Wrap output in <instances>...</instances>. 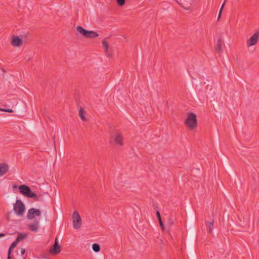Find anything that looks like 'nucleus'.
Returning <instances> with one entry per match:
<instances>
[{
  "label": "nucleus",
  "mask_w": 259,
  "mask_h": 259,
  "mask_svg": "<svg viewBox=\"0 0 259 259\" xmlns=\"http://www.w3.org/2000/svg\"><path fill=\"white\" fill-rule=\"evenodd\" d=\"M184 123L190 130L195 129L197 126V119L196 114L193 112L188 113Z\"/></svg>",
  "instance_id": "obj_1"
},
{
  "label": "nucleus",
  "mask_w": 259,
  "mask_h": 259,
  "mask_svg": "<svg viewBox=\"0 0 259 259\" xmlns=\"http://www.w3.org/2000/svg\"><path fill=\"white\" fill-rule=\"evenodd\" d=\"M19 192L27 198H33L38 200L39 197L36 194L33 192L29 187L25 185H21L19 187Z\"/></svg>",
  "instance_id": "obj_2"
},
{
  "label": "nucleus",
  "mask_w": 259,
  "mask_h": 259,
  "mask_svg": "<svg viewBox=\"0 0 259 259\" xmlns=\"http://www.w3.org/2000/svg\"><path fill=\"white\" fill-rule=\"evenodd\" d=\"M76 30L85 38H94L99 36V34L97 32L85 29L80 26H77Z\"/></svg>",
  "instance_id": "obj_3"
},
{
  "label": "nucleus",
  "mask_w": 259,
  "mask_h": 259,
  "mask_svg": "<svg viewBox=\"0 0 259 259\" xmlns=\"http://www.w3.org/2000/svg\"><path fill=\"white\" fill-rule=\"evenodd\" d=\"M25 209L24 204L21 200H17L16 203L14 204V211L17 215H22L23 214Z\"/></svg>",
  "instance_id": "obj_4"
},
{
  "label": "nucleus",
  "mask_w": 259,
  "mask_h": 259,
  "mask_svg": "<svg viewBox=\"0 0 259 259\" xmlns=\"http://www.w3.org/2000/svg\"><path fill=\"white\" fill-rule=\"evenodd\" d=\"M73 226L74 229H78L81 227L82 222L81 218L77 211H74L72 214Z\"/></svg>",
  "instance_id": "obj_5"
},
{
  "label": "nucleus",
  "mask_w": 259,
  "mask_h": 259,
  "mask_svg": "<svg viewBox=\"0 0 259 259\" xmlns=\"http://www.w3.org/2000/svg\"><path fill=\"white\" fill-rule=\"evenodd\" d=\"M259 39V32L254 33L250 38L247 40V47H250L256 45Z\"/></svg>",
  "instance_id": "obj_6"
},
{
  "label": "nucleus",
  "mask_w": 259,
  "mask_h": 259,
  "mask_svg": "<svg viewBox=\"0 0 259 259\" xmlns=\"http://www.w3.org/2000/svg\"><path fill=\"white\" fill-rule=\"evenodd\" d=\"M41 214L40 211L36 208H30L27 212V218L29 220H32L34 218L35 216H39Z\"/></svg>",
  "instance_id": "obj_7"
},
{
  "label": "nucleus",
  "mask_w": 259,
  "mask_h": 259,
  "mask_svg": "<svg viewBox=\"0 0 259 259\" xmlns=\"http://www.w3.org/2000/svg\"><path fill=\"white\" fill-rule=\"evenodd\" d=\"M61 251V246L58 243V239L56 238L53 246L50 248V252L52 254H57Z\"/></svg>",
  "instance_id": "obj_8"
},
{
  "label": "nucleus",
  "mask_w": 259,
  "mask_h": 259,
  "mask_svg": "<svg viewBox=\"0 0 259 259\" xmlns=\"http://www.w3.org/2000/svg\"><path fill=\"white\" fill-rule=\"evenodd\" d=\"M11 45L14 47H20L22 45V39L18 36L14 35L12 36Z\"/></svg>",
  "instance_id": "obj_9"
},
{
  "label": "nucleus",
  "mask_w": 259,
  "mask_h": 259,
  "mask_svg": "<svg viewBox=\"0 0 259 259\" xmlns=\"http://www.w3.org/2000/svg\"><path fill=\"white\" fill-rule=\"evenodd\" d=\"M223 42L222 37H220L217 40L216 46L215 47V51L218 53H221L222 52V44Z\"/></svg>",
  "instance_id": "obj_10"
},
{
  "label": "nucleus",
  "mask_w": 259,
  "mask_h": 259,
  "mask_svg": "<svg viewBox=\"0 0 259 259\" xmlns=\"http://www.w3.org/2000/svg\"><path fill=\"white\" fill-rule=\"evenodd\" d=\"M9 170V166L7 163H0V177L3 176Z\"/></svg>",
  "instance_id": "obj_11"
},
{
  "label": "nucleus",
  "mask_w": 259,
  "mask_h": 259,
  "mask_svg": "<svg viewBox=\"0 0 259 259\" xmlns=\"http://www.w3.org/2000/svg\"><path fill=\"white\" fill-rule=\"evenodd\" d=\"M123 137L120 133H117L116 136L114 138V141L118 145H123Z\"/></svg>",
  "instance_id": "obj_12"
},
{
  "label": "nucleus",
  "mask_w": 259,
  "mask_h": 259,
  "mask_svg": "<svg viewBox=\"0 0 259 259\" xmlns=\"http://www.w3.org/2000/svg\"><path fill=\"white\" fill-rule=\"evenodd\" d=\"M28 226L31 231L36 232L39 228V222L35 221L34 223L28 224Z\"/></svg>",
  "instance_id": "obj_13"
},
{
  "label": "nucleus",
  "mask_w": 259,
  "mask_h": 259,
  "mask_svg": "<svg viewBox=\"0 0 259 259\" xmlns=\"http://www.w3.org/2000/svg\"><path fill=\"white\" fill-rule=\"evenodd\" d=\"M85 111L82 107H80L79 110V116L83 121H87V118L85 116Z\"/></svg>",
  "instance_id": "obj_14"
},
{
  "label": "nucleus",
  "mask_w": 259,
  "mask_h": 259,
  "mask_svg": "<svg viewBox=\"0 0 259 259\" xmlns=\"http://www.w3.org/2000/svg\"><path fill=\"white\" fill-rule=\"evenodd\" d=\"M195 232L194 230L192 231L189 234V241L191 245H193L195 238Z\"/></svg>",
  "instance_id": "obj_15"
},
{
  "label": "nucleus",
  "mask_w": 259,
  "mask_h": 259,
  "mask_svg": "<svg viewBox=\"0 0 259 259\" xmlns=\"http://www.w3.org/2000/svg\"><path fill=\"white\" fill-rule=\"evenodd\" d=\"M27 237V234L23 233H20L18 234V235L17 238L16 239V240H17V241L19 242V241L22 240L23 239L26 238Z\"/></svg>",
  "instance_id": "obj_16"
},
{
  "label": "nucleus",
  "mask_w": 259,
  "mask_h": 259,
  "mask_svg": "<svg viewBox=\"0 0 259 259\" xmlns=\"http://www.w3.org/2000/svg\"><path fill=\"white\" fill-rule=\"evenodd\" d=\"M92 248L95 252H98L100 250V246L97 243H94L92 245Z\"/></svg>",
  "instance_id": "obj_17"
},
{
  "label": "nucleus",
  "mask_w": 259,
  "mask_h": 259,
  "mask_svg": "<svg viewBox=\"0 0 259 259\" xmlns=\"http://www.w3.org/2000/svg\"><path fill=\"white\" fill-rule=\"evenodd\" d=\"M206 225L208 226V232L211 233V231H212V228L213 227V221L210 222H209L208 221H207L206 223Z\"/></svg>",
  "instance_id": "obj_18"
},
{
  "label": "nucleus",
  "mask_w": 259,
  "mask_h": 259,
  "mask_svg": "<svg viewBox=\"0 0 259 259\" xmlns=\"http://www.w3.org/2000/svg\"><path fill=\"white\" fill-rule=\"evenodd\" d=\"M102 45L105 49V51L107 52L109 49V45L108 42L105 39L102 41Z\"/></svg>",
  "instance_id": "obj_19"
},
{
  "label": "nucleus",
  "mask_w": 259,
  "mask_h": 259,
  "mask_svg": "<svg viewBox=\"0 0 259 259\" xmlns=\"http://www.w3.org/2000/svg\"><path fill=\"white\" fill-rule=\"evenodd\" d=\"M225 2H224L221 8V9L220 10V12H219V16H218V20H219L221 17V15H222V11H223V8L225 6Z\"/></svg>",
  "instance_id": "obj_20"
},
{
  "label": "nucleus",
  "mask_w": 259,
  "mask_h": 259,
  "mask_svg": "<svg viewBox=\"0 0 259 259\" xmlns=\"http://www.w3.org/2000/svg\"><path fill=\"white\" fill-rule=\"evenodd\" d=\"M179 5L181 7L186 10H190L191 9V7L190 6H185L183 3H179Z\"/></svg>",
  "instance_id": "obj_21"
},
{
  "label": "nucleus",
  "mask_w": 259,
  "mask_h": 259,
  "mask_svg": "<svg viewBox=\"0 0 259 259\" xmlns=\"http://www.w3.org/2000/svg\"><path fill=\"white\" fill-rule=\"evenodd\" d=\"M116 2L118 6H122L124 5L125 0H116Z\"/></svg>",
  "instance_id": "obj_22"
},
{
  "label": "nucleus",
  "mask_w": 259,
  "mask_h": 259,
  "mask_svg": "<svg viewBox=\"0 0 259 259\" xmlns=\"http://www.w3.org/2000/svg\"><path fill=\"white\" fill-rule=\"evenodd\" d=\"M18 241H17L16 240H15L10 245L11 247H13V248H15L17 244L18 243Z\"/></svg>",
  "instance_id": "obj_23"
},
{
  "label": "nucleus",
  "mask_w": 259,
  "mask_h": 259,
  "mask_svg": "<svg viewBox=\"0 0 259 259\" xmlns=\"http://www.w3.org/2000/svg\"><path fill=\"white\" fill-rule=\"evenodd\" d=\"M14 248L13 247H11L10 246L9 250H8V257H11V253Z\"/></svg>",
  "instance_id": "obj_24"
},
{
  "label": "nucleus",
  "mask_w": 259,
  "mask_h": 259,
  "mask_svg": "<svg viewBox=\"0 0 259 259\" xmlns=\"http://www.w3.org/2000/svg\"><path fill=\"white\" fill-rule=\"evenodd\" d=\"M0 110L4 111H6V112H9V113H12V112H13V110L12 109H1Z\"/></svg>",
  "instance_id": "obj_25"
},
{
  "label": "nucleus",
  "mask_w": 259,
  "mask_h": 259,
  "mask_svg": "<svg viewBox=\"0 0 259 259\" xmlns=\"http://www.w3.org/2000/svg\"><path fill=\"white\" fill-rule=\"evenodd\" d=\"M156 215H157V217L158 218V221L161 220V218L160 213V212L159 211H156Z\"/></svg>",
  "instance_id": "obj_26"
},
{
  "label": "nucleus",
  "mask_w": 259,
  "mask_h": 259,
  "mask_svg": "<svg viewBox=\"0 0 259 259\" xmlns=\"http://www.w3.org/2000/svg\"><path fill=\"white\" fill-rule=\"evenodd\" d=\"M159 221V225L160 226V227L161 228V229L162 230H164V225H163V224L162 223V220H159L158 221Z\"/></svg>",
  "instance_id": "obj_27"
},
{
  "label": "nucleus",
  "mask_w": 259,
  "mask_h": 259,
  "mask_svg": "<svg viewBox=\"0 0 259 259\" xmlns=\"http://www.w3.org/2000/svg\"><path fill=\"white\" fill-rule=\"evenodd\" d=\"M25 251H26L25 249L21 248V255H24V253H25Z\"/></svg>",
  "instance_id": "obj_28"
},
{
  "label": "nucleus",
  "mask_w": 259,
  "mask_h": 259,
  "mask_svg": "<svg viewBox=\"0 0 259 259\" xmlns=\"http://www.w3.org/2000/svg\"><path fill=\"white\" fill-rule=\"evenodd\" d=\"M28 33H26V34H21V36L22 37H23V38H26L27 37V36H28Z\"/></svg>",
  "instance_id": "obj_29"
},
{
  "label": "nucleus",
  "mask_w": 259,
  "mask_h": 259,
  "mask_svg": "<svg viewBox=\"0 0 259 259\" xmlns=\"http://www.w3.org/2000/svg\"><path fill=\"white\" fill-rule=\"evenodd\" d=\"M173 224H174V222L172 221H171L170 220H169V222L168 223V225L172 226Z\"/></svg>",
  "instance_id": "obj_30"
},
{
  "label": "nucleus",
  "mask_w": 259,
  "mask_h": 259,
  "mask_svg": "<svg viewBox=\"0 0 259 259\" xmlns=\"http://www.w3.org/2000/svg\"><path fill=\"white\" fill-rule=\"evenodd\" d=\"M5 236V233H0V237H4Z\"/></svg>",
  "instance_id": "obj_31"
},
{
  "label": "nucleus",
  "mask_w": 259,
  "mask_h": 259,
  "mask_svg": "<svg viewBox=\"0 0 259 259\" xmlns=\"http://www.w3.org/2000/svg\"><path fill=\"white\" fill-rule=\"evenodd\" d=\"M7 220H9V216H8V214H7Z\"/></svg>",
  "instance_id": "obj_32"
},
{
  "label": "nucleus",
  "mask_w": 259,
  "mask_h": 259,
  "mask_svg": "<svg viewBox=\"0 0 259 259\" xmlns=\"http://www.w3.org/2000/svg\"><path fill=\"white\" fill-rule=\"evenodd\" d=\"M8 259H12L11 257H8Z\"/></svg>",
  "instance_id": "obj_33"
},
{
  "label": "nucleus",
  "mask_w": 259,
  "mask_h": 259,
  "mask_svg": "<svg viewBox=\"0 0 259 259\" xmlns=\"http://www.w3.org/2000/svg\"><path fill=\"white\" fill-rule=\"evenodd\" d=\"M226 1H227V0H225V1H224V2H226Z\"/></svg>",
  "instance_id": "obj_34"
}]
</instances>
